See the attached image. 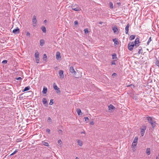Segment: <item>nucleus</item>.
Returning a JSON list of instances; mask_svg holds the SVG:
<instances>
[{
  "instance_id": "nucleus-1",
  "label": "nucleus",
  "mask_w": 159,
  "mask_h": 159,
  "mask_svg": "<svg viewBox=\"0 0 159 159\" xmlns=\"http://www.w3.org/2000/svg\"><path fill=\"white\" fill-rule=\"evenodd\" d=\"M147 119L149 123H150L152 128H154L156 126V122L154 120V118L153 117L148 116Z\"/></svg>"
},
{
  "instance_id": "nucleus-2",
  "label": "nucleus",
  "mask_w": 159,
  "mask_h": 159,
  "mask_svg": "<svg viewBox=\"0 0 159 159\" xmlns=\"http://www.w3.org/2000/svg\"><path fill=\"white\" fill-rule=\"evenodd\" d=\"M71 7L72 9L75 11H80L81 10L80 7H79V6L77 4H72L71 6Z\"/></svg>"
},
{
  "instance_id": "nucleus-3",
  "label": "nucleus",
  "mask_w": 159,
  "mask_h": 159,
  "mask_svg": "<svg viewBox=\"0 0 159 159\" xmlns=\"http://www.w3.org/2000/svg\"><path fill=\"white\" fill-rule=\"evenodd\" d=\"M146 129V126L145 125H143L142 128H140L141 134L142 136H144Z\"/></svg>"
},
{
  "instance_id": "nucleus-4",
  "label": "nucleus",
  "mask_w": 159,
  "mask_h": 159,
  "mask_svg": "<svg viewBox=\"0 0 159 159\" xmlns=\"http://www.w3.org/2000/svg\"><path fill=\"white\" fill-rule=\"evenodd\" d=\"M135 45L133 43V42H130L128 45V48L130 51L133 50Z\"/></svg>"
},
{
  "instance_id": "nucleus-5",
  "label": "nucleus",
  "mask_w": 159,
  "mask_h": 159,
  "mask_svg": "<svg viewBox=\"0 0 159 159\" xmlns=\"http://www.w3.org/2000/svg\"><path fill=\"white\" fill-rule=\"evenodd\" d=\"M138 141V137H136L134 141L132 143V146L133 148H135V147L136 146L137 143Z\"/></svg>"
},
{
  "instance_id": "nucleus-6",
  "label": "nucleus",
  "mask_w": 159,
  "mask_h": 159,
  "mask_svg": "<svg viewBox=\"0 0 159 159\" xmlns=\"http://www.w3.org/2000/svg\"><path fill=\"white\" fill-rule=\"evenodd\" d=\"M37 20L36 19V17L35 15H34L33 16L32 19L33 25L34 26H36L37 25Z\"/></svg>"
},
{
  "instance_id": "nucleus-7",
  "label": "nucleus",
  "mask_w": 159,
  "mask_h": 159,
  "mask_svg": "<svg viewBox=\"0 0 159 159\" xmlns=\"http://www.w3.org/2000/svg\"><path fill=\"white\" fill-rule=\"evenodd\" d=\"M139 39L138 38H137L135 40L134 42H133V43L136 47H137L139 46L138 44L140 43Z\"/></svg>"
},
{
  "instance_id": "nucleus-8",
  "label": "nucleus",
  "mask_w": 159,
  "mask_h": 159,
  "mask_svg": "<svg viewBox=\"0 0 159 159\" xmlns=\"http://www.w3.org/2000/svg\"><path fill=\"white\" fill-rule=\"evenodd\" d=\"M70 73L74 75H75L76 74V72L75 70L73 67V66L70 67Z\"/></svg>"
},
{
  "instance_id": "nucleus-9",
  "label": "nucleus",
  "mask_w": 159,
  "mask_h": 159,
  "mask_svg": "<svg viewBox=\"0 0 159 159\" xmlns=\"http://www.w3.org/2000/svg\"><path fill=\"white\" fill-rule=\"evenodd\" d=\"M53 88L54 89L57 91V93H60L61 91L60 90V89L58 88V87L57 86V85H56L55 83H54L53 84Z\"/></svg>"
},
{
  "instance_id": "nucleus-10",
  "label": "nucleus",
  "mask_w": 159,
  "mask_h": 159,
  "mask_svg": "<svg viewBox=\"0 0 159 159\" xmlns=\"http://www.w3.org/2000/svg\"><path fill=\"white\" fill-rule=\"evenodd\" d=\"M64 72L62 70H60L59 71V74L61 79H62L64 78V75L63 74Z\"/></svg>"
},
{
  "instance_id": "nucleus-11",
  "label": "nucleus",
  "mask_w": 159,
  "mask_h": 159,
  "mask_svg": "<svg viewBox=\"0 0 159 159\" xmlns=\"http://www.w3.org/2000/svg\"><path fill=\"white\" fill-rule=\"evenodd\" d=\"M42 102L44 106L46 107H47L48 104H47V99L45 98H43L42 100Z\"/></svg>"
},
{
  "instance_id": "nucleus-12",
  "label": "nucleus",
  "mask_w": 159,
  "mask_h": 159,
  "mask_svg": "<svg viewBox=\"0 0 159 159\" xmlns=\"http://www.w3.org/2000/svg\"><path fill=\"white\" fill-rule=\"evenodd\" d=\"M12 32L14 34H19L20 32L19 29L17 27L16 29H15L13 30Z\"/></svg>"
},
{
  "instance_id": "nucleus-13",
  "label": "nucleus",
  "mask_w": 159,
  "mask_h": 159,
  "mask_svg": "<svg viewBox=\"0 0 159 159\" xmlns=\"http://www.w3.org/2000/svg\"><path fill=\"white\" fill-rule=\"evenodd\" d=\"M129 24L128 23V24H127V25L126 26L125 28V33L126 34H128L129 30Z\"/></svg>"
},
{
  "instance_id": "nucleus-14",
  "label": "nucleus",
  "mask_w": 159,
  "mask_h": 159,
  "mask_svg": "<svg viewBox=\"0 0 159 159\" xmlns=\"http://www.w3.org/2000/svg\"><path fill=\"white\" fill-rule=\"evenodd\" d=\"M76 111L77 112V114L79 116H82V113L81 112V110L79 108H77L76 109Z\"/></svg>"
},
{
  "instance_id": "nucleus-15",
  "label": "nucleus",
  "mask_w": 159,
  "mask_h": 159,
  "mask_svg": "<svg viewBox=\"0 0 159 159\" xmlns=\"http://www.w3.org/2000/svg\"><path fill=\"white\" fill-rule=\"evenodd\" d=\"M56 58L58 60L61 58L60 53V52H57L56 54Z\"/></svg>"
},
{
  "instance_id": "nucleus-16",
  "label": "nucleus",
  "mask_w": 159,
  "mask_h": 159,
  "mask_svg": "<svg viewBox=\"0 0 159 159\" xmlns=\"http://www.w3.org/2000/svg\"><path fill=\"white\" fill-rule=\"evenodd\" d=\"M48 91V89L45 87L43 88V90L42 91V93L44 94H45L47 93Z\"/></svg>"
},
{
  "instance_id": "nucleus-17",
  "label": "nucleus",
  "mask_w": 159,
  "mask_h": 159,
  "mask_svg": "<svg viewBox=\"0 0 159 159\" xmlns=\"http://www.w3.org/2000/svg\"><path fill=\"white\" fill-rule=\"evenodd\" d=\"M112 30L114 33H116L118 31V29L116 26H115L112 28Z\"/></svg>"
},
{
  "instance_id": "nucleus-18",
  "label": "nucleus",
  "mask_w": 159,
  "mask_h": 159,
  "mask_svg": "<svg viewBox=\"0 0 159 159\" xmlns=\"http://www.w3.org/2000/svg\"><path fill=\"white\" fill-rule=\"evenodd\" d=\"M45 43L44 40L43 39H41L40 41V44L41 46H43Z\"/></svg>"
},
{
  "instance_id": "nucleus-19",
  "label": "nucleus",
  "mask_w": 159,
  "mask_h": 159,
  "mask_svg": "<svg viewBox=\"0 0 159 159\" xmlns=\"http://www.w3.org/2000/svg\"><path fill=\"white\" fill-rule=\"evenodd\" d=\"M41 29L42 30V31H43V33L46 32V28L44 26H42L41 28Z\"/></svg>"
},
{
  "instance_id": "nucleus-20",
  "label": "nucleus",
  "mask_w": 159,
  "mask_h": 159,
  "mask_svg": "<svg viewBox=\"0 0 159 159\" xmlns=\"http://www.w3.org/2000/svg\"><path fill=\"white\" fill-rule=\"evenodd\" d=\"M151 149L150 148H147L146 150V153L148 155H149L150 154Z\"/></svg>"
},
{
  "instance_id": "nucleus-21",
  "label": "nucleus",
  "mask_w": 159,
  "mask_h": 159,
  "mask_svg": "<svg viewBox=\"0 0 159 159\" xmlns=\"http://www.w3.org/2000/svg\"><path fill=\"white\" fill-rule=\"evenodd\" d=\"M109 109L110 110H112L113 109H114L115 108V107L114 106H113V105L111 104H110L108 107Z\"/></svg>"
},
{
  "instance_id": "nucleus-22",
  "label": "nucleus",
  "mask_w": 159,
  "mask_h": 159,
  "mask_svg": "<svg viewBox=\"0 0 159 159\" xmlns=\"http://www.w3.org/2000/svg\"><path fill=\"white\" fill-rule=\"evenodd\" d=\"M34 56H35V58H39V53L37 51L35 53Z\"/></svg>"
},
{
  "instance_id": "nucleus-23",
  "label": "nucleus",
  "mask_w": 159,
  "mask_h": 159,
  "mask_svg": "<svg viewBox=\"0 0 159 159\" xmlns=\"http://www.w3.org/2000/svg\"><path fill=\"white\" fill-rule=\"evenodd\" d=\"M113 41L114 43V44L115 45H118L119 44V43L118 41L116 40V39H113Z\"/></svg>"
},
{
  "instance_id": "nucleus-24",
  "label": "nucleus",
  "mask_w": 159,
  "mask_h": 159,
  "mask_svg": "<svg viewBox=\"0 0 159 159\" xmlns=\"http://www.w3.org/2000/svg\"><path fill=\"white\" fill-rule=\"evenodd\" d=\"M135 37V35H131L129 37V39L130 40H133L134 39Z\"/></svg>"
},
{
  "instance_id": "nucleus-25",
  "label": "nucleus",
  "mask_w": 159,
  "mask_h": 159,
  "mask_svg": "<svg viewBox=\"0 0 159 159\" xmlns=\"http://www.w3.org/2000/svg\"><path fill=\"white\" fill-rule=\"evenodd\" d=\"M30 89V87L29 86L25 87L23 91H26L29 90Z\"/></svg>"
},
{
  "instance_id": "nucleus-26",
  "label": "nucleus",
  "mask_w": 159,
  "mask_h": 159,
  "mask_svg": "<svg viewBox=\"0 0 159 159\" xmlns=\"http://www.w3.org/2000/svg\"><path fill=\"white\" fill-rule=\"evenodd\" d=\"M77 143H78V144L80 146H81L82 145V142L80 140H78L77 141Z\"/></svg>"
},
{
  "instance_id": "nucleus-27",
  "label": "nucleus",
  "mask_w": 159,
  "mask_h": 159,
  "mask_svg": "<svg viewBox=\"0 0 159 159\" xmlns=\"http://www.w3.org/2000/svg\"><path fill=\"white\" fill-rule=\"evenodd\" d=\"M109 5L111 9L113 8V6L112 3L111 2H109Z\"/></svg>"
},
{
  "instance_id": "nucleus-28",
  "label": "nucleus",
  "mask_w": 159,
  "mask_h": 159,
  "mask_svg": "<svg viewBox=\"0 0 159 159\" xmlns=\"http://www.w3.org/2000/svg\"><path fill=\"white\" fill-rule=\"evenodd\" d=\"M112 58L113 59H116L117 58L116 54L114 53L112 55Z\"/></svg>"
},
{
  "instance_id": "nucleus-29",
  "label": "nucleus",
  "mask_w": 159,
  "mask_h": 159,
  "mask_svg": "<svg viewBox=\"0 0 159 159\" xmlns=\"http://www.w3.org/2000/svg\"><path fill=\"white\" fill-rule=\"evenodd\" d=\"M48 121L49 122V124H51L52 123V120L50 117H49L48 118Z\"/></svg>"
},
{
  "instance_id": "nucleus-30",
  "label": "nucleus",
  "mask_w": 159,
  "mask_h": 159,
  "mask_svg": "<svg viewBox=\"0 0 159 159\" xmlns=\"http://www.w3.org/2000/svg\"><path fill=\"white\" fill-rule=\"evenodd\" d=\"M152 41V39H151V37H150L148 39V40L147 42V45H148L150 43V42H151Z\"/></svg>"
},
{
  "instance_id": "nucleus-31",
  "label": "nucleus",
  "mask_w": 159,
  "mask_h": 159,
  "mask_svg": "<svg viewBox=\"0 0 159 159\" xmlns=\"http://www.w3.org/2000/svg\"><path fill=\"white\" fill-rule=\"evenodd\" d=\"M84 33L85 34H87L89 33V31L88 29H85L84 30Z\"/></svg>"
},
{
  "instance_id": "nucleus-32",
  "label": "nucleus",
  "mask_w": 159,
  "mask_h": 159,
  "mask_svg": "<svg viewBox=\"0 0 159 159\" xmlns=\"http://www.w3.org/2000/svg\"><path fill=\"white\" fill-rule=\"evenodd\" d=\"M156 65L159 67V60H157L156 62Z\"/></svg>"
},
{
  "instance_id": "nucleus-33",
  "label": "nucleus",
  "mask_w": 159,
  "mask_h": 159,
  "mask_svg": "<svg viewBox=\"0 0 159 159\" xmlns=\"http://www.w3.org/2000/svg\"><path fill=\"white\" fill-rule=\"evenodd\" d=\"M18 151V149H16V150L13 152L10 155V156H12V155H14V154L16 153V152H17Z\"/></svg>"
},
{
  "instance_id": "nucleus-34",
  "label": "nucleus",
  "mask_w": 159,
  "mask_h": 159,
  "mask_svg": "<svg viewBox=\"0 0 159 159\" xmlns=\"http://www.w3.org/2000/svg\"><path fill=\"white\" fill-rule=\"evenodd\" d=\"M36 62L37 63H38L39 62V58H35Z\"/></svg>"
},
{
  "instance_id": "nucleus-35",
  "label": "nucleus",
  "mask_w": 159,
  "mask_h": 159,
  "mask_svg": "<svg viewBox=\"0 0 159 159\" xmlns=\"http://www.w3.org/2000/svg\"><path fill=\"white\" fill-rule=\"evenodd\" d=\"M43 145L46 146H48V143L47 142H44Z\"/></svg>"
},
{
  "instance_id": "nucleus-36",
  "label": "nucleus",
  "mask_w": 159,
  "mask_h": 159,
  "mask_svg": "<svg viewBox=\"0 0 159 159\" xmlns=\"http://www.w3.org/2000/svg\"><path fill=\"white\" fill-rule=\"evenodd\" d=\"M47 56L46 55V54H44V55H43V60H46V59L47 58Z\"/></svg>"
},
{
  "instance_id": "nucleus-37",
  "label": "nucleus",
  "mask_w": 159,
  "mask_h": 159,
  "mask_svg": "<svg viewBox=\"0 0 159 159\" xmlns=\"http://www.w3.org/2000/svg\"><path fill=\"white\" fill-rule=\"evenodd\" d=\"M74 24L75 25H78V22L77 20H75L74 21Z\"/></svg>"
},
{
  "instance_id": "nucleus-38",
  "label": "nucleus",
  "mask_w": 159,
  "mask_h": 159,
  "mask_svg": "<svg viewBox=\"0 0 159 159\" xmlns=\"http://www.w3.org/2000/svg\"><path fill=\"white\" fill-rule=\"evenodd\" d=\"M53 100L51 99L50 101V102L49 103V105H52L53 104Z\"/></svg>"
},
{
  "instance_id": "nucleus-39",
  "label": "nucleus",
  "mask_w": 159,
  "mask_h": 159,
  "mask_svg": "<svg viewBox=\"0 0 159 159\" xmlns=\"http://www.w3.org/2000/svg\"><path fill=\"white\" fill-rule=\"evenodd\" d=\"M86 122H88L89 121V119L88 117H85L84 118Z\"/></svg>"
},
{
  "instance_id": "nucleus-40",
  "label": "nucleus",
  "mask_w": 159,
  "mask_h": 159,
  "mask_svg": "<svg viewBox=\"0 0 159 159\" xmlns=\"http://www.w3.org/2000/svg\"><path fill=\"white\" fill-rule=\"evenodd\" d=\"M46 131L47 132H48V134L50 133V130L49 129H48L46 130Z\"/></svg>"
},
{
  "instance_id": "nucleus-41",
  "label": "nucleus",
  "mask_w": 159,
  "mask_h": 159,
  "mask_svg": "<svg viewBox=\"0 0 159 159\" xmlns=\"http://www.w3.org/2000/svg\"><path fill=\"white\" fill-rule=\"evenodd\" d=\"M7 61L6 60H3L2 62V63H3V64H6L7 63Z\"/></svg>"
},
{
  "instance_id": "nucleus-42",
  "label": "nucleus",
  "mask_w": 159,
  "mask_h": 159,
  "mask_svg": "<svg viewBox=\"0 0 159 159\" xmlns=\"http://www.w3.org/2000/svg\"><path fill=\"white\" fill-rule=\"evenodd\" d=\"M58 143L60 145H61L62 143V141L61 140V139H60L58 140Z\"/></svg>"
},
{
  "instance_id": "nucleus-43",
  "label": "nucleus",
  "mask_w": 159,
  "mask_h": 159,
  "mask_svg": "<svg viewBox=\"0 0 159 159\" xmlns=\"http://www.w3.org/2000/svg\"><path fill=\"white\" fill-rule=\"evenodd\" d=\"M58 133L60 134H62V131L61 129H59L58 130Z\"/></svg>"
},
{
  "instance_id": "nucleus-44",
  "label": "nucleus",
  "mask_w": 159,
  "mask_h": 159,
  "mask_svg": "<svg viewBox=\"0 0 159 159\" xmlns=\"http://www.w3.org/2000/svg\"><path fill=\"white\" fill-rule=\"evenodd\" d=\"M142 51V49H140L138 52V53L139 54H140L142 52H141Z\"/></svg>"
},
{
  "instance_id": "nucleus-45",
  "label": "nucleus",
  "mask_w": 159,
  "mask_h": 159,
  "mask_svg": "<svg viewBox=\"0 0 159 159\" xmlns=\"http://www.w3.org/2000/svg\"><path fill=\"white\" fill-rule=\"evenodd\" d=\"M30 33L29 32H27V33H26V35L27 36H30Z\"/></svg>"
},
{
  "instance_id": "nucleus-46",
  "label": "nucleus",
  "mask_w": 159,
  "mask_h": 159,
  "mask_svg": "<svg viewBox=\"0 0 159 159\" xmlns=\"http://www.w3.org/2000/svg\"><path fill=\"white\" fill-rule=\"evenodd\" d=\"M111 63L112 65H116V63H115V61H112L111 62Z\"/></svg>"
},
{
  "instance_id": "nucleus-47",
  "label": "nucleus",
  "mask_w": 159,
  "mask_h": 159,
  "mask_svg": "<svg viewBox=\"0 0 159 159\" xmlns=\"http://www.w3.org/2000/svg\"><path fill=\"white\" fill-rule=\"evenodd\" d=\"M16 79L17 80H20L21 79V78L20 77H19L17 78H16Z\"/></svg>"
},
{
  "instance_id": "nucleus-48",
  "label": "nucleus",
  "mask_w": 159,
  "mask_h": 159,
  "mask_svg": "<svg viewBox=\"0 0 159 159\" xmlns=\"http://www.w3.org/2000/svg\"><path fill=\"white\" fill-rule=\"evenodd\" d=\"M90 124L91 125H93L94 124V122L93 121L90 122Z\"/></svg>"
},
{
  "instance_id": "nucleus-49",
  "label": "nucleus",
  "mask_w": 159,
  "mask_h": 159,
  "mask_svg": "<svg viewBox=\"0 0 159 159\" xmlns=\"http://www.w3.org/2000/svg\"><path fill=\"white\" fill-rule=\"evenodd\" d=\"M156 159H159V157L158 156H157L156 157Z\"/></svg>"
},
{
  "instance_id": "nucleus-50",
  "label": "nucleus",
  "mask_w": 159,
  "mask_h": 159,
  "mask_svg": "<svg viewBox=\"0 0 159 159\" xmlns=\"http://www.w3.org/2000/svg\"><path fill=\"white\" fill-rule=\"evenodd\" d=\"M116 75V73H113V74H112V75L113 76H115Z\"/></svg>"
},
{
  "instance_id": "nucleus-51",
  "label": "nucleus",
  "mask_w": 159,
  "mask_h": 159,
  "mask_svg": "<svg viewBox=\"0 0 159 159\" xmlns=\"http://www.w3.org/2000/svg\"><path fill=\"white\" fill-rule=\"evenodd\" d=\"M117 4H118L119 5H120V4H121V3L120 2H119V3H117Z\"/></svg>"
},
{
  "instance_id": "nucleus-52",
  "label": "nucleus",
  "mask_w": 159,
  "mask_h": 159,
  "mask_svg": "<svg viewBox=\"0 0 159 159\" xmlns=\"http://www.w3.org/2000/svg\"><path fill=\"white\" fill-rule=\"evenodd\" d=\"M81 134H84L85 133V132L84 131H83V132H81Z\"/></svg>"
},
{
  "instance_id": "nucleus-53",
  "label": "nucleus",
  "mask_w": 159,
  "mask_h": 159,
  "mask_svg": "<svg viewBox=\"0 0 159 159\" xmlns=\"http://www.w3.org/2000/svg\"><path fill=\"white\" fill-rule=\"evenodd\" d=\"M102 22H99V24H102Z\"/></svg>"
},
{
  "instance_id": "nucleus-54",
  "label": "nucleus",
  "mask_w": 159,
  "mask_h": 159,
  "mask_svg": "<svg viewBox=\"0 0 159 159\" xmlns=\"http://www.w3.org/2000/svg\"><path fill=\"white\" fill-rule=\"evenodd\" d=\"M75 159H79V158L78 157H76L75 158Z\"/></svg>"
},
{
  "instance_id": "nucleus-55",
  "label": "nucleus",
  "mask_w": 159,
  "mask_h": 159,
  "mask_svg": "<svg viewBox=\"0 0 159 159\" xmlns=\"http://www.w3.org/2000/svg\"><path fill=\"white\" fill-rule=\"evenodd\" d=\"M44 22H46L47 21V20H44Z\"/></svg>"
}]
</instances>
